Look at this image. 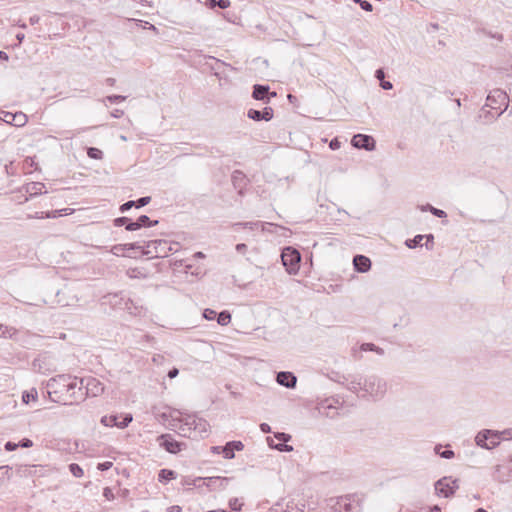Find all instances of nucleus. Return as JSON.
I'll return each instance as SVG.
<instances>
[{
	"label": "nucleus",
	"instance_id": "34",
	"mask_svg": "<svg viewBox=\"0 0 512 512\" xmlns=\"http://www.w3.org/2000/svg\"><path fill=\"white\" fill-rule=\"evenodd\" d=\"M232 181L235 187H241L245 184V175L239 170H235L232 174Z\"/></svg>",
	"mask_w": 512,
	"mask_h": 512
},
{
	"label": "nucleus",
	"instance_id": "60",
	"mask_svg": "<svg viewBox=\"0 0 512 512\" xmlns=\"http://www.w3.org/2000/svg\"><path fill=\"white\" fill-rule=\"evenodd\" d=\"M18 444H19V447H22V448H30L33 446L32 440H30L28 438H23Z\"/></svg>",
	"mask_w": 512,
	"mask_h": 512
},
{
	"label": "nucleus",
	"instance_id": "3",
	"mask_svg": "<svg viewBox=\"0 0 512 512\" xmlns=\"http://www.w3.org/2000/svg\"><path fill=\"white\" fill-rule=\"evenodd\" d=\"M330 512H361L362 498L357 494L330 499Z\"/></svg>",
	"mask_w": 512,
	"mask_h": 512
},
{
	"label": "nucleus",
	"instance_id": "13",
	"mask_svg": "<svg viewBox=\"0 0 512 512\" xmlns=\"http://www.w3.org/2000/svg\"><path fill=\"white\" fill-rule=\"evenodd\" d=\"M338 405V400L325 399L318 404L317 410L320 414L333 419L338 415Z\"/></svg>",
	"mask_w": 512,
	"mask_h": 512
},
{
	"label": "nucleus",
	"instance_id": "27",
	"mask_svg": "<svg viewBox=\"0 0 512 512\" xmlns=\"http://www.w3.org/2000/svg\"><path fill=\"white\" fill-rule=\"evenodd\" d=\"M434 451L437 455H439L441 458L444 459H451L454 457V451L451 449H445L443 450V446L441 444H438L435 446Z\"/></svg>",
	"mask_w": 512,
	"mask_h": 512
},
{
	"label": "nucleus",
	"instance_id": "47",
	"mask_svg": "<svg viewBox=\"0 0 512 512\" xmlns=\"http://www.w3.org/2000/svg\"><path fill=\"white\" fill-rule=\"evenodd\" d=\"M334 374H335V377H331V379L339 384L345 385L346 381L349 380V378L343 374H340V373H334Z\"/></svg>",
	"mask_w": 512,
	"mask_h": 512
},
{
	"label": "nucleus",
	"instance_id": "9",
	"mask_svg": "<svg viewBox=\"0 0 512 512\" xmlns=\"http://www.w3.org/2000/svg\"><path fill=\"white\" fill-rule=\"evenodd\" d=\"M459 488V480L451 476H444L434 484L435 493L444 498L452 497Z\"/></svg>",
	"mask_w": 512,
	"mask_h": 512
},
{
	"label": "nucleus",
	"instance_id": "25",
	"mask_svg": "<svg viewBox=\"0 0 512 512\" xmlns=\"http://www.w3.org/2000/svg\"><path fill=\"white\" fill-rule=\"evenodd\" d=\"M177 473L171 469H161L158 474V480L161 483H166L170 480L176 479Z\"/></svg>",
	"mask_w": 512,
	"mask_h": 512
},
{
	"label": "nucleus",
	"instance_id": "64",
	"mask_svg": "<svg viewBox=\"0 0 512 512\" xmlns=\"http://www.w3.org/2000/svg\"><path fill=\"white\" fill-rule=\"evenodd\" d=\"M235 249L238 253H245L247 251V245L244 243H239L235 246Z\"/></svg>",
	"mask_w": 512,
	"mask_h": 512
},
{
	"label": "nucleus",
	"instance_id": "48",
	"mask_svg": "<svg viewBox=\"0 0 512 512\" xmlns=\"http://www.w3.org/2000/svg\"><path fill=\"white\" fill-rule=\"evenodd\" d=\"M216 311H214L213 309H210V308H207L204 310L203 312V317L206 319V320H213L216 318Z\"/></svg>",
	"mask_w": 512,
	"mask_h": 512
},
{
	"label": "nucleus",
	"instance_id": "5",
	"mask_svg": "<svg viewBox=\"0 0 512 512\" xmlns=\"http://www.w3.org/2000/svg\"><path fill=\"white\" fill-rule=\"evenodd\" d=\"M180 430L184 436L204 437L208 432V423L206 420L196 417L195 415H188L183 419V424Z\"/></svg>",
	"mask_w": 512,
	"mask_h": 512
},
{
	"label": "nucleus",
	"instance_id": "63",
	"mask_svg": "<svg viewBox=\"0 0 512 512\" xmlns=\"http://www.w3.org/2000/svg\"><path fill=\"white\" fill-rule=\"evenodd\" d=\"M340 141L337 139V138H334L330 141V144H329V147L332 149V150H337L340 148Z\"/></svg>",
	"mask_w": 512,
	"mask_h": 512
},
{
	"label": "nucleus",
	"instance_id": "16",
	"mask_svg": "<svg viewBox=\"0 0 512 512\" xmlns=\"http://www.w3.org/2000/svg\"><path fill=\"white\" fill-rule=\"evenodd\" d=\"M248 118L254 121H270L274 116V110L271 107H265L263 110L249 109L247 112Z\"/></svg>",
	"mask_w": 512,
	"mask_h": 512
},
{
	"label": "nucleus",
	"instance_id": "1",
	"mask_svg": "<svg viewBox=\"0 0 512 512\" xmlns=\"http://www.w3.org/2000/svg\"><path fill=\"white\" fill-rule=\"evenodd\" d=\"M71 379L70 374H59L50 378L46 383L47 394L51 401L59 404H75L74 399L67 394V382Z\"/></svg>",
	"mask_w": 512,
	"mask_h": 512
},
{
	"label": "nucleus",
	"instance_id": "33",
	"mask_svg": "<svg viewBox=\"0 0 512 512\" xmlns=\"http://www.w3.org/2000/svg\"><path fill=\"white\" fill-rule=\"evenodd\" d=\"M27 122V116L22 112H16L13 114V122L11 125L21 127Z\"/></svg>",
	"mask_w": 512,
	"mask_h": 512
},
{
	"label": "nucleus",
	"instance_id": "17",
	"mask_svg": "<svg viewBox=\"0 0 512 512\" xmlns=\"http://www.w3.org/2000/svg\"><path fill=\"white\" fill-rule=\"evenodd\" d=\"M276 381L279 385L292 389L297 384V377L292 372L280 371L276 375Z\"/></svg>",
	"mask_w": 512,
	"mask_h": 512
},
{
	"label": "nucleus",
	"instance_id": "8",
	"mask_svg": "<svg viewBox=\"0 0 512 512\" xmlns=\"http://www.w3.org/2000/svg\"><path fill=\"white\" fill-rule=\"evenodd\" d=\"M168 251H171V247L166 240H151L146 242L142 255L149 256L150 258H162L167 256Z\"/></svg>",
	"mask_w": 512,
	"mask_h": 512
},
{
	"label": "nucleus",
	"instance_id": "10",
	"mask_svg": "<svg viewBox=\"0 0 512 512\" xmlns=\"http://www.w3.org/2000/svg\"><path fill=\"white\" fill-rule=\"evenodd\" d=\"M475 442L481 448L493 449L500 444V433L499 431L489 429L481 430L476 435Z\"/></svg>",
	"mask_w": 512,
	"mask_h": 512
},
{
	"label": "nucleus",
	"instance_id": "36",
	"mask_svg": "<svg viewBox=\"0 0 512 512\" xmlns=\"http://www.w3.org/2000/svg\"><path fill=\"white\" fill-rule=\"evenodd\" d=\"M44 188V184L40 182H33L27 187V192L30 193L31 196L39 195L42 193V189Z\"/></svg>",
	"mask_w": 512,
	"mask_h": 512
},
{
	"label": "nucleus",
	"instance_id": "29",
	"mask_svg": "<svg viewBox=\"0 0 512 512\" xmlns=\"http://www.w3.org/2000/svg\"><path fill=\"white\" fill-rule=\"evenodd\" d=\"M16 333L17 330L14 327L0 324V337L12 338Z\"/></svg>",
	"mask_w": 512,
	"mask_h": 512
},
{
	"label": "nucleus",
	"instance_id": "62",
	"mask_svg": "<svg viewBox=\"0 0 512 512\" xmlns=\"http://www.w3.org/2000/svg\"><path fill=\"white\" fill-rule=\"evenodd\" d=\"M230 0H217V7L221 9H226L230 6Z\"/></svg>",
	"mask_w": 512,
	"mask_h": 512
},
{
	"label": "nucleus",
	"instance_id": "42",
	"mask_svg": "<svg viewBox=\"0 0 512 512\" xmlns=\"http://www.w3.org/2000/svg\"><path fill=\"white\" fill-rule=\"evenodd\" d=\"M353 2L359 4L364 11L371 12L373 10L372 4L367 0H353Z\"/></svg>",
	"mask_w": 512,
	"mask_h": 512
},
{
	"label": "nucleus",
	"instance_id": "59",
	"mask_svg": "<svg viewBox=\"0 0 512 512\" xmlns=\"http://www.w3.org/2000/svg\"><path fill=\"white\" fill-rule=\"evenodd\" d=\"M112 462L110 461H105V462H102V463H99L97 468L100 470V471H107L109 470L111 467H112Z\"/></svg>",
	"mask_w": 512,
	"mask_h": 512
},
{
	"label": "nucleus",
	"instance_id": "20",
	"mask_svg": "<svg viewBox=\"0 0 512 512\" xmlns=\"http://www.w3.org/2000/svg\"><path fill=\"white\" fill-rule=\"evenodd\" d=\"M353 266L355 271L366 273L371 269V260L365 255H355L353 258Z\"/></svg>",
	"mask_w": 512,
	"mask_h": 512
},
{
	"label": "nucleus",
	"instance_id": "26",
	"mask_svg": "<svg viewBox=\"0 0 512 512\" xmlns=\"http://www.w3.org/2000/svg\"><path fill=\"white\" fill-rule=\"evenodd\" d=\"M121 297H124L122 292L120 293H114V294H108L105 296V298L108 300V303L112 305L113 307H118L123 309V303L124 301L120 300Z\"/></svg>",
	"mask_w": 512,
	"mask_h": 512
},
{
	"label": "nucleus",
	"instance_id": "39",
	"mask_svg": "<svg viewBox=\"0 0 512 512\" xmlns=\"http://www.w3.org/2000/svg\"><path fill=\"white\" fill-rule=\"evenodd\" d=\"M69 471L71 472V474L77 478H80L83 476L84 472H83V469L81 468L80 465H78L77 463H71L69 465Z\"/></svg>",
	"mask_w": 512,
	"mask_h": 512
},
{
	"label": "nucleus",
	"instance_id": "6",
	"mask_svg": "<svg viewBox=\"0 0 512 512\" xmlns=\"http://www.w3.org/2000/svg\"><path fill=\"white\" fill-rule=\"evenodd\" d=\"M507 106L508 96L503 90L494 89L488 94L485 107H489L491 110L496 111V116H493V118L500 117L507 109Z\"/></svg>",
	"mask_w": 512,
	"mask_h": 512
},
{
	"label": "nucleus",
	"instance_id": "45",
	"mask_svg": "<svg viewBox=\"0 0 512 512\" xmlns=\"http://www.w3.org/2000/svg\"><path fill=\"white\" fill-rule=\"evenodd\" d=\"M150 201H151L150 196L141 197V198L135 200L136 208H142V207L146 206L147 204H149Z\"/></svg>",
	"mask_w": 512,
	"mask_h": 512
},
{
	"label": "nucleus",
	"instance_id": "56",
	"mask_svg": "<svg viewBox=\"0 0 512 512\" xmlns=\"http://www.w3.org/2000/svg\"><path fill=\"white\" fill-rule=\"evenodd\" d=\"M103 496H104L107 500H109V501L113 500V499H114V497H115V496H114V493H113V491H112V489H111L110 487H105V488L103 489Z\"/></svg>",
	"mask_w": 512,
	"mask_h": 512
},
{
	"label": "nucleus",
	"instance_id": "51",
	"mask_svg": "<svg viewBox=\"0 0 512 512\" xmlns=\"http://www.w3.org/2000/svg\"><path fill=\"white\" fill-rule=\"evenodd\" d=\"M430 213L438 218H446L447 213L444 210L433 207L430 209Z\"/></svg>",
	"mask_w": 512,
	"mask_h": 512
},
{
	"label": "nucleus",
	"instance_id": "30",
	"mask_svg": "<svg viewBox=\"0 0 512 512\" xmlns=\"http://www.w3.org/2000/svg\"><path fill=\"white\" fill-rule=\"evenodd\" d=\"M78 377L72 376L71 379L67 382V394H72L73 392H78V387L80 386Z\"/></svg>",
	"mask_w": 512,
	"mask_h": 512
},
{
	"label": "nucleus",
	"instance_id": "2",
	"mask_svg": "<svg viewBox=\"0 0 512 512\" xmlns=\"http://www.w3.org/2000/svg\"><path fill=\"white\" fill-rule=\"evenodd\" d=\"M78 392H73L70 398L74 399L75 404L85 400L86 397H96L103 393V384L94 377L80 378Z\"/></svg>",
	"mask_w": 512,
	"mask_h": 512
},
{
	"label": "nucleus",
	"instance_id": "4",
	"mask_svg": "<svg viewBox=\"0 0 512 512\" xmlns=\"http://www.w3.org/2000/svg\"><path fill=\"white\" fill-rule=\"evenodd\" d=\"M387 391V382L382 377L372 374L364 377L362 396H370L374 399H382Z\"/></svg>",
	"mask_w": 512,
	"mask_h": 512
},
{
	"label": "nucleus",
	"instance_id": "53",
	"mask_svg": "<svg viewBox=\"0 0 512 512\" xmlns=\"http://www.w3.org/2000/svg\"><path fill=\"white\" fill-rule=\"evenodd\" d=\"M128 219L129 218L125 217V216L118 217V218L114 219V221H113L114 226H116V227L126 226Z\"/></svg>",
	"mask_w": 512,
	"mask_h": 512
},
{
	"label": "nucleus",
	"instance_id": "31",
	"mask_svg": "<svg viewBox=\"0 0 512 512\" xmlns=\"http://www.w3.org/2000/svg\"><path fill=\"white\" fill-rule=\"evenodd\" d=\"M216 319L219 325L226 326L231 321V314L227 310H224L216 315Z\"/></svg>",
	"mask_w": 512,
	"mask_h": 512
},
{
	"label": "nucleus",
	"instance_id": "61",
	"mask_svg": "<svg viewBox=\"0 0 512 512\" xmlns=\"http://www.w3.org/2000/svg\"><path fill=\"white\" fill-rule=\"evenodd\" d=\"M18 447H19L18 443H14V442H11V441L6 442L5 445H4L5 450L9 451V452L16 450Z\"/></svg>",
	"mask_w": 512,
	"mask_h": 512
},
{
	"label": "nucleus",
	"instance_id": "12",
	"mask_svg": "<svg viewBox=\"0 0 512 512\" xmlns=\"http://www.w3.org/2000/svg\"><path fill=\"white\" fill-rule=\"evenodd\" d=\"M351 144L357 149H364L366 151H373L376 146L374 138L366 134L354 135L351 140Z\"/></svg>",
	"mask_w": 512,
	"mask_h": 512
},
{
	"label": "nucleus",
	"instance_id": "41",
	"mask_svg": "<svg viewBox=\"0 0 512 512\" xmlns=\"http://www.w3.org/2000/svg\"><path fill=\"white\" fill-rule=\"evenodd\" d=\"M127 251V246L126 244H117V245H114L111 249V252L116 255V256H121V255H124L125 252Z\"/></svg>",
	"mask_w": 512,
	"mask_h": 512
},
{
	"label": "nucleus",
	"instance_id": "14",
	"mask_svg": "<svg viewBox=\"0 0 512 512\" xmlns=\"http://www.w3.org/2000/svg\"><path fill=\"white\" fill-rule=\"evenodd\" d=\"M276 92H271L269 85L255 84L253 86L252 97L255 100H261L269 103L270 99L276 97Z\"/></svg>",
	"mask_w": 512,
	"mask_h": 512
},
{
	"label": "nucleus",
	"instance_id": "54",
	"mask_svg": "<svg viewBox=\"0 0 512 512\" xmlns=\"http://www.w3.org/2000/svg\"><path fill=\"white\" fill-rule=\"evenodd\" d=\"M424 239H426V243L424 244L427 249H432L434 244V236L432 234L423 235Z\"/></svg>",
	"mask_w": 512,
	"mask_h": 512
},
{
	"label": "nucleus",
	"instance_id": "50",
	"mask_svg": "<svg viewBox=\"0 0 512 512\" xmlns=\"http://www.w3.org/2000/svg\"><path fill=\"white\" fill-rule=\"evenodd\" d=\"M501 440H512V428L499 431Z\"/></svg>",
	"mask_w": 512,
	"mask_h": 512
},
{
	"label": "nucleus",
	"instance_id": "21",
	"mask_svg": "<svg viewBox=\"0 0 512 512\" xmlns=\"http://www.w3.org/2000/svg\"><path fill=\"white\" fill-rule=\"evenodd\" d=\"M347 377L349 380L346 381L345 387L352 393L358 394L359 392H362L364 377L361 375H348Z\"/></svg>",
	"mask_w": 512,
	"mask_h": 512
},
{
	"label": "nucleus",
	"instance_id": "43",
	"mask_svg": "<svg viewBox=\"0 0 512 512\" xmlns=\"http://www.w3.org/2000/svg\"><path fill=\"white\" fill-rule=\"evenodd\" d=\"M229 506L234 511H240L242 509L243 503H241L238 498H231L229 500Z\"/></svg>",
	"mask_w": 512,
	"mask_h": 512
},
{
	"label": "nucleus",
	"instance_id": "15",
	"mask_svg": "<svg viewBox=\"0 0 512 512\" xmlns=\"http://www.w3.org/2000/svg\"><path fill=\"white\" fill-rule=\"evenodd\" d=\"M161 447L169 453L176 454L181 451V443L176 441L170 434H162L158 437Z\"/></svg>",
	"mask_w": 512,
	"mask_h": 512
},
{
	"label": "nucleus",
	"instance_id": "55",
	"mask_svg": "<svg viewBox=\"0 0 512 512\" xmlns=\"http://www.w3.org/2000/svg\"><path fill=\"white\" fill-rule=\"evenodd\" d=\"M3 114V117H0V119H2L5 123L7 124H12L13 122V114L14 113H11V112H1Z\"/></svg>",
	"mask_w": 512,
	"mask_h": 512
},
{
	"label": "nucleus",
	"instance_id": "44",
	"mask_svg": "<svg viewBox=\"0 0 512 512\" xmlns=\"http://www.w3.org/2000/svg\"><path fill=\"white\" fill-rule=\"evenodd\" d=\"M127 275L130 278H145V274H143L138 268L129 269L127 271Z\"/></svg>",
	"mask_w": 512,
	"mask_h": 512
},
{
	"label": "nucleus",
	"instance_id": "38",
	"mask_svg": "<svg viewBox=\"0 0 512 512\" xmlns=\"http://www.w3.org/2000/svg\"><path fill=\"white\" fill-rule=\"evenodd\" d=\"M87 155L91 159H95V160H101L103 158V152L96 147H88Z\"/></svg>",
	"mask_w": 512,
	"mask_h": 512
},
{
	"label": "nucleus",
	"instance_id": "57",
	"mask_svg": "<svg viewBox=\"0 0 512 512\" xmlns=\"http://www.w3.org/2000/svg\"><path fill=\"white\" fill-rule=\"evenodd\" d=\"M127 246V251L128 250H139L142 252L143 248H145V246H141L139 243L137 242H134V243H127L126 244Z\"/></svg>",
	"mask_w": 512,
	"mask_h": 512
},
{
	"label": "nucleus",
	"instance_id": "37",
	"mask_svg": "<svg viewBox=\"0 0 512 512\" xmlns=\"http://www.w3.org/2000/svg\"><path fill=\"white\" fill-rule=\"evenodd\" d=\"M487 107H483L480 111L479 118H484V123L491 122L495 120L496 118H493V116H496V111L492 112V110H487Z\"/></svg>",
	"mask_w": 512,
	"mask_h": 512
},
{
	"label": "nucleus",
	"instance_id": "32",
	"mask_svg": "<svg viewBox=\"0 0 512 512\" xmlns=\"http://www.w3.org/2000/svg\"><path fill=\"white\" fill-rule=\"evenodd\" d=\"M424 239V236L423 235H416L414 238L412 239H407L405 241V245L410 248V249H413V248H417V247H421L423 246L422 244V240Z\"/></svg>",
	"mask_w": 512,
	"mask_h": 512
},
{
	"label": "nucleus",
	"instance_id": "22",
	"mask_svg": "<svg viewBox=\"0 0 512 512\" xmlns=\"http://www.w3.org/2000/svg\"><path fill=\"white\" fill-rule=\"evenodd\" d=\"M120 300L124 301L123 309L127 310L130 314L138 315L141 313L142 307H138L132 299L121 297Z\"/></svg>",
	"mask_w": 512,
	"mask_h": 512
},
{
	"label": "nucleus",
	"instance_id": "28",
	"mask_svg": "<svg viewBox=\"0 0 512 512\" xmlns=\"http://www.w3.org/2000/svg\"><path fill=\"white\" fill-rule=\"evenodd\" d=\"M267 441L271 448L276 449L280 452H291L293 447L291 445L286 444L287 442L273 444L270 437L267 438Z\"/></svg>",
	"mask_w": 512,
	"mask_h": 512
},
{
	"label": "nucleus",
	"instance_id": "19",
	"mask_svg": "<svg viewBox=\"0 0 512 512\" xmlns=\"http://www.w3.org/2000/svg\"><path fill=\"white\" fill-rule=\"evenodd\" d=\"M492 477L495 481L500 483H507L512 479V468L508 466L497 465Z\"/></svg>",
	"mask_w": 512,
	"mask_h": 512
},
{
	"label": "nucleus",
	"instance_id": "11",
	"mask_svg": "<svg viewBox=\"0 0 512 512\" xmlns=\"http://www.w3.org/2000/svg\"><path fill=\"white\" fill-rule=\"evenodd\" d=\"M133 420V416L131 414H124L121 416L118 415H109L103 416L101 418V423L107 427H118L125 428L127 427Z\"/></svg>",
	"mask_w": 512,
	"mask_h": 512
},
{
	"label": "nucleus",
	"instance_id": "49",
	"mask_svg": "<svg viewBox=\"0 0 512 512\" xmlns=\"http://www.w3.org/2000/svg\"><path fill=\"white\" fill-rule=\"evenodd\" d=\"M274 437L282 442H288L291 439V435L284 432H276L274 433Z\"/></svg>",
	"mask_w": 512,
	"mask_h": 512
},
{
	"label": "nucleus",
	"instance_id": "35",
	"mask_svg": "<svg viewBox=\"0 0 512 512\" xmlns=\"http://www.w3.org/2000/svg\"><path fill=\"white\" fill-rule=\"evenodd\" d=\"M359 350L360 351H364V352L373 351V352H376L377 354H380V355H382L384 353V350L382 348L376 346L373 343H363L359 347Z\"/></svg>",
	"mask_w": 512,
	"mask_h": 512
},
{
	"label": "nucleus",
	"instance_id": "46",
	"mask_svg": "<svg viewBox=\"0 0 512 512\" xmlns=\"http://www.w3.org/2000/svg\"><path fill=\"white\" fill-rule=\"evenodd\" d=\"M132 207H136L135 201L134 200H129V201L123 203L120 206L119 210H120L121 213H125L128 210H130Z\"/></svg>",
	"mask_w": 512,
	"mask_h": 512
},
{
	"label": "nucleus",
	"instance_id": "24",
	"mask_svg": "<svg viewBox=\"0 0 512 512\" xmlns=\"http://www.w3.org/2000/svg\"><path fill=\"white\" fill-rule=\"evenodd\" d=\"M135 221H136L138 230L141 228H144V227L156 226L159 223L158 220H151L147 215H141Z\"/></svg>",
	"mask_w": 512,
	"mask_h": 512
},
{
	"label": "nucleus",
	"instance_id": "18",
	"mask_svg": "<svg viewBox=\"0 0 512 512\" xmlns=\"http://www.w3.org/2000/svg\"><path fill=\"white\" fill-rule=\"evenodd\" d=\"M244 444L241 441H229L221 448V454L225 459H233L235 457V451H242Z\"/></svg>",
	"mask_w": 512,
	"mask_h": 512
},
{
	"label": "nucleus",
	"instance_id": "23",
	"mask_svg": "<svg viewBox=\"0 0 512 512\" xmlns=\"http://www.w3.org/2000/svg\"><path fill=\"white\" fill-rule=\"evenodd\" d=\"M234 226L235 227L241 226L243 228H248V229H251V230L258 229L259 227H261L262 230H265L266 226H273V224L272 223H262L260 221H255V222H238V223H235Z\"/></svg>",
	"mask_w": 512,
	"mask_h": 512
},
{
	"label": "nucleus",
	"instance_id": "7",
	"mask_svg": "<svg viewBox=\"0 0 512 512\" xmlns=\"http://www.w3.org/2000/svg\"><path fill=\"white\" fill-rule=\"evenodd\" d=\"M282 264L289 274H296L300 267L301 255L298 250L288 246L281 253Z\"/></svg>",
	"mask_w": 512,
	"mask_h": 512
},
{
	"label": "nucleus",
	"instance_id": "40",
	"mask_svg": "<svg viewBox=\"0 0 512 512\" xmlns=\"http://www.w3.org/2000/svg\"><path fill=\"white\" fill-rule=\"evenodd\" d=\"M37 398V391L32 389L31 391H25L22 395V401L28 404L30 401H34Z\"/></svg>",
	"mask_w": 512,
	"mask_h": 512
},
{
	"label": "nucleus",
	"instance_id": "52",
	"mask_svg": "<svg viewBox=\"0 0 512 512\" xmlns=\"http://www.w3.org/2000/svg\"><path fill=\"white\" fill-rule=\"evenodd\" d=\"M106 99L110 103H118V102L124 101L126 99V96H123V95H109V96L106 97Z\"/></svg>",
	"mask_w": 512,
	"mask_h": 512
},
{
	"label": "nucleus",
	"instance_id": "58",
	"mask_svg": "<svg viewBox=\"0 0 512 512\" xmlns=\"http://www.w3.org/2000/svg\"><path fill=\"white\" fill-rule=\"evenodd\" d=\"M125 229L127 231H136L138 230V227H137V224H136V221H133L131 220L130 218L128 219V222L125 226Z\"/></svg>",
	"mask_w": 512,
	"mask_h": 512
}]
</instances>
